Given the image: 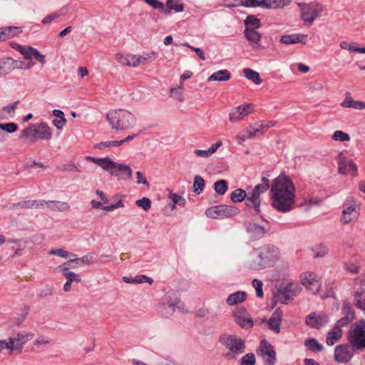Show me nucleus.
Listing matches in <instances>:
<instances>
[{
	"instance_id": "nucleus-38",
	"label": "nucleus",
	"mask_w": 365,
	"mask_h": 365,
	"mask_svg": "<svg viewBox=\"0 0 365 365\" xmlns=\"http://www.w3.org/2000/svg\"><path fill=\"white\" fill-rule=\"evenodd\" d=\"M311 250L314 253V258L323 257L329 252L328 247L322 243L316 245L311 248Z\"/></svg>"
},
{
	"instance_id": "nucleus-36",
	"label": "nucleus",
	"mask_w": 365,
	"mask_h": 365,
	"mask_svg": "<svg viewBox=\"0 0 365 365\" xmlns=\"http://www.w3.org/2000/svg\"><path fill=\"white\" fill-rule=\"evenodd\" d=\"M169 205H171V208L173 210L175 205L184 206L186 203L185 198L178 195L177 193L170 192L168 197Z\"/></svg>"
},
{
	"instance_id": "nucleus-37",
	"label": "nucleus",
	"mask_w": 365,
	"mask_h": 365,
	"mask_svg": "<svg viewBox=\"0 0 365 365\" xmlns=\"http://www.w3.org/2000/svg\"><path fill=\"white\" fill-rule=\"evenodd\" d=\"M243 73L246 78L253 81L256 85H259L262 83V79L258 72L250 68H245Z\"/></svg>"
},
{
	"instance_id": "nucleus-23",
	"label": "nucleus",
	"mask_w": 365,
	"mask_h": 365,
	"mask_svg": "<svg viewBox=\"0 0 365 365\" xmlns=\"http://www.w3.org/2000/svg\"><path fill=\"white\" fill-rule=\"evenodd\" d=\"M340 106L343 108H351L356 110H363L365 109V101H354L349 92H346L345 98L341 103Z\"/></svg>"
},
{
	"instance_id": "nucleus-4",
	"label": "nucleus",
	"mask_w": 365,
	"mask_h": 365,
	"mask_svg": "<svg viewBox=\"0 0 365 365\" xmlns=\"http://www.w3.org/2000/svg\"><path fill=\"white\" fill-rule=\"evenodd\" d=\"M219 341L229 351L226 356L230 359H235L237 355L245 351V340L236 335L222 334Z\"/></svg>"
},
{
	"instance_id": "nucleus-50",
	"label": "nucleus",
	"mask_w": 365,
	"mask_h": 365,
	"mask_svg": "<svg viewBox=\"0 0 365 365\" xmlns=\"http://www.w3.org/2000/svg\"><path fill=\"white\" fill-rule=\"evenodd\" d=\"M122 145V141L120 140H108L105 142H101L95 145V148L103 150L106 148L111 147V146H115L118 147Z\"/></svg>"
},
{
	"instance_id": "nucleus-51",
	"label": "nucleus",
	"mask_w": 365,
	"mask_h": 365,
	"mask_svg": "<svg viewBox=\"0 0 365 365\" xmlns=\"http://www.w3.org/2000/svg\"><path fill=\"white\" fill-rule=\"evenodd\" d=\"M342 311L344 314V317L351 322L354 318V312L352 310L349 303L344 302L343 304Z\"/></svg>"
},
{
	"instance_id": "nucleus-3",
	"label": "nucleus",
	"mask_w": 365,
	"mask_h": 365,
	"mask_svg": "<svg viewBox=\"0 0 365 365\" xmlns=\"http://www.w3.org/2000/svg\"><path fill=\"white\" fill-rule=\"evenodd\" d=\"M110 126L115 130H127L136 123L135 115L125 109L111 110L106 114Z\"/></svg>"
},
{
	"instance_id": "nucleus-22",
	"label": "nucleus",
	"mask_w": 365,
	"mask_h": 365,
	"mask_svg": "<svg viewBox=\"0 0 365 365\" xmlns=\"http://www.w3.org/2000/svg\"><path fill=\"white\" fill-rule=\"evenodd\" d=\"M22 33L21 27L18 26H4L0 28V41H6L14 36H19Z\"/></svg>"
},
{
	"instance_id": "nucleus-5",
	"label": "nucleus",
	"mask_w": 365,
	"mask_h": 365,
	"mask_svg": "<svg viewBox=\"0 0 365 365\" xmlns=\"http://www.w3.org/2000/svg\"><path fill=\"white\" fill-rule=\"evenodd\" d=\"M349 343L355 349L365 348V321L360 320L356 323L349 332Z\"/></svg>"
},
{
	"instance_id": "nucleus-24",
	"label": "nucleus",
	"mask_w": 365,
	"mask_h": 365,
	"mask_svg": "<svg viewBox=\"0 0 365 365\" xmlns=\"http://www.w3.org/2000/svg\"><path fill=\"white\" fill-rule=\"evenodd\" d=\"M19 138L20 140H29L31 143H35L38 138L36 125L31 124L28 128L21 130Z\"/></svg>"
},
{
	"instance_id": "nucleus-1",
	"label": "nucleus",
	"mask_w": 365,
	"mask_h": 365,
	"mask_svg": "<svg viewBox=\"0 0 365 365\" xmlns=\"http://www.w3.org/2000/svg\"><path fill=\"white\" fill-rule=\"evenodd\" d=\"M296 188L292 179L284 173L274 178L271 184L270 197L272 207L281 212L293 209Z\"/></svg>"
},
{
	"instance_id": "nucleus-41",
	"label": "nucleus",
	"mask_w": 365,
	"mask_h": 365,
	"mask_svg": "<svg viewBox=\"0 0 365 365\" xmlns=\"http://www.w3.org/2000/svg\"><path fill=\"white\" fill-rule=\"evenodd\" d=\"M12 48L19 51L21 53L24 55L25 59H31V51L30 49H33L32 47L25 48L17 43L12 42L11 43Z\"/></svg>"
},
{
	"instance_id": "nucleus-52",
	"label": "nucleus",
	"mask_w": 365,
	"mask_h": 365,
	"mask_svg": "<svg viewBox=\"0 0 365 365\" xmlns=\"http://www.w3.org/2000/svg\"><path fill=\"white\" fill-rule=\"evenodd\" d=\"M68 262H76L81 264H91L93 263V256L90 255H85L80 258L70 259Z\"/></svg>"
},
{
	"instance_id": "nucleus-29",
	"label": "nucleus",
	"mask_w": 365,
	"mask_h": 365,
	"mask_svg": "<svg viewBox=\"0 0 365 365\" xmlns=\"http://www.w3.org/2000/svg\"><path fill=\"white\" fill-rule=\"evenodd\" d=\"M15 61L12 58L0 60V76L10 73L14 68Z\"/></svg>"
},
{
	"instance_id": "nucleus-42",
	"label": "nucleus",
	"mask_w": 365,
	"mask_h": 365,
	"mask_svg": "<svg viewBox=\"0 0 365 365\" xmlns=\"http://www.w3.org/2000/svg\"><path fill=\"white\" fill-rule=\"evenodd\" d=\"M10 208L13 210L33 209L34 208V200H24L17 203H14L11 205Z\"/></svg>"
},
{
	"instance_id": "nucleus-57",
	"label": "nucleus",
	"mask_w": 365,
	"mask_h": 365,
	"mask_svg": "<svg viewBox=\"0 0 365 365\" xmlns=\"http://www.w3.org/2000/svg\"><path fill=\"white\" fill-rule=\"evenodd\" d=\"M137 206L143 208L144 210H148L151 207V201L148 197H143L142 199L138 200L135 202Z\"/></svg>"
},
{
	"instance_id": "nucleus-48",
	"label": "nucleus",
	"mask_w": 365,
	"mask_h": 365,
	"mask_svg": "<svg viewBox=\"0 0 365 365\" xmlns=\"http://www.w3.org/2000/svg\"><path fill=\"white\" fill-rule=\"evenodd\" d=\"M86 160L90 162L97 164L98 165L101 167L104 170H106V168L108 166L107 165L108 163L110 158L108 157L104 158H93L91 156H88V157H86Z\"/></svg>"
},
{
	"instance_id": "nucleus-17",
	"label": "nucleus",
	"mask_w": 365,
	"mask_h": 365,
	"mask_svg": "<svg viewBox=\"0 0 365 365\" xmlns=\"http://www.w3.org/2000/svg\"><path fill=\"white\" fill-rule=\"evenodd\" d=\"M262 354L264 356V365H274L276 362V352L271 344L265 339L260 342Z\"/></svg>"
},
{
	"instance_id": "nucleus-45",
	"label": "nucleus",
	"mask_w": 365,
	"mask_h": 365,
	"mask_svg": "<svg viewBox=\"0 0 365 365\" xmlns=\"http://www.w3.org/2000/svg\"><path fill=\"white\" fill-rule=\"evenodd\" d=\"M166 6L175 12H182L184 9V6L180 2V0H167Z\"/></svg>"
},
{
	"instance_id": "nucleus-7",
	"label": "nucleus",
	"mask_w": 365,
	"mask_h": 365,
	"mask_svg": "<svg viewBox=\"0 0 365 365\" xmlns=\"http://www.w3.org/2000/svg\"><path fill=\"white\" fill-rule=\"evenodd\" d=\"M297 4L300 9L302 20L309 25L313 24L322 11L321 6L313 2L308 4L299 2Z\"/></svg>"
},
{
	"instance_id": "nucleus-46",
	"label": "nucleus",
	"mask_w": 365,
	"mask_h": 365,
	"mask_svg": "<svg viewBox=\"0 0 365 365\" xmlns=\"http://www.w3.org/2000/svg\"><path fill=\"white\" fill-rule=\"evenodd\" d=\"M215 191L219 195H224L227 190V182L225 180L216 181L214 184Z\"/></svg>"
},
{
	"instance_id": "nucleus-18",
	"label": "nucleus",
	"mask_w": 365,
	"mask_h": 365,
	"mask_svg": "<svg viewBox=\"0 0 365 365\" xmlns=\"http://www.w3.org/2000/svg\"><path fill=\"white\" fill-rule=\"evenodd\" d=\"M243 34L253 50H262L264 48L261 44L262 34L259 31L253 29H245Z\"/></svg>"
},
{
	"instance_id": "nucleus-12",
	"label": "nucleus",
	"mask_w": 365,
	"mask_h": 365,
	"mask_svg": "<svg viewBox=\"0 0 365 365\" xmlns=\"http://www.w3.org/2000/svg\"><path fill=\"white\" fill-rule=\"evenodd\" d=\"M265 225H259L255 222H250L246 225V232L250 239L257 240L262 237L269 231V226L268 222L264 220Z\"/></svg>"
},
{
	"instance_id": "nucleus-32",
	"label": "nucleus",
	"mask_w": 365,
	"mask_h": 365,
	"mask_svg": "<svg viewBox=\"0 0 365 365\" xmlns=\"http://www.w3.org/2000/svg\"><path fill=\"white\" fill-rule=\"evenodd\" d=\"M239 212L240 210L237 207L221 205V218L231 217Z\"/></svg>"
},
{
	"instance_id": "nucleus-39",
	"label": "nucleus",
	"mask_w": 365,
	"mask_h": 365,
	"mask_svg": "<svg viewBox=\"0 0 365 365\" xmlns=\"http://www.w3.org/2000/svg\"><path fill=\"white\" fill-rule=\"evenodd\" d=\"M247 197V190L241 188L235 190L230 194V199L233 202H241L245 200Z\"/></svg>"
},
{
	"instance_id": "nucleus-59",
	"label": "nucleus",
	"mask_w": 365,
	"mask_h": 365,
	"mask_svg": "<svg viewBox=\"0 0 365 365\" xmlns=\"http://www.w3.org/2000/svg\"><path fill=\"white\" fill-rule=\"evenodd\" d=\"M242 115V112L239 111L237 108H235L230 113V120L232 123L237 122L243 119Z\"/></svg>"
},
{
	"instance_id": "nucleus-43",
	"label": "nucleus",
	"mask_w": 365,
	"mask_h": 365,
	"mask_svg": "<svg viewBox=\"0 0 365 365\" xmlns=\"http://www.w3.org/2000/svg\"><path fill=\"white\" fill-rule=\"evenodd\" d=\"M305 346L312 351H321L323 349V346L316 339H309L305 341Z\"/></svg>"
},
{
	"instance_id": "nucleus-15",
	"label": "nucleus",
	"mask_w": 365,
	"mask_h": 365,
	"mask_svg": "<svg viewBox=\"0 0 365 365\" xmlns=\"http://www.w3.org/2000/svg\"><path fill=\"white\" fill-rule=\"evenodd\" d=\"M328 322V316L322 313H311L306 318V324L314 329L322 328L325 326Z\"/></svg>"
},
{
	"instance_id": "nucleus-28",
	"label": "nucleus",
	"mask_w": 365,
	"mask_h": 365,
	"mask_svg": "<svg viewBox=\"0 0 365 365\" xmlns=\"http://www.w3.org/2000/svg\"><path fill=\"white\" fill-rule=\"evenodd\" d=\"M245 29L257 30L262 26L261 21L255 15H248L244 20Z\"/></svg>"
},
{
	"instance_id": "nucleus-25",
	"label": "nucleus",
	"mask_w": 365,
	"mask_h": 365,
	"mask_svg": "<svg viewBox=\"0 0 365 365\" xmlns=\"http://www.w3.org/2000/svg\"><path fill=\"white\" fill-rule=\"evenodd\" d=\"M48 208L54 212H66L70 209V205L66 202L48 200Z\"/></svg>"
},
{
	"instance_id": "nucleus-19",
	"label": "nucleus",
	"mask_w": 365,
	"mask_h": 365,
	"mask_svg": "<svg viewBox=\"0 0 365 365\" xmlns=\"http://www.w3.org/2000/svg\"><path fill=\"white\" fill-rule=\"evenodd\" d=\"M245 200L247 207L252 209L255 214L260 213L261 199L260 197L257 195V194L247 188V197Z\"/></svg>"
},
{
	"instance_id": "nucleus-31",
	"label": "nucleus",
	"mask_w": 365,
	"mask_h": 365,
	"mask_svg": "<svg viewBox=\"0 0 365 365\" xmlns=\"http://www.w3.org/2000/svg\"><path fill=\"white\" fill-rule=\"evenodd\" d=\"M231 76L230 72L226 70H220L213 73L208 77V81H226L230 80Z\"/></svg>"
},
{
	"instance_id": "nucleus-2",
	"label": "nucleus",
	"mask_w": 365,
	"mask_h": 365,
	"mask_svg": "<svg viewBox=\"0 0 365 365\" xmlns=\"http://www.w3.org/2000/svg\"><path fill=\"white\" fill-rule=\"evenodd\" d=\"M280 258L278 247L267 245L255 249L246 261V267L251 270H261L273 267Z\"/></svg>"
},
{
	"instance_id": "nucleus-53",
	"label": "nucleus",
	"mask_w": 365,
	"mask_h": 365,
	"mask_svg": "<svg viewBox=\"0 0 365 365\" xmlns=\"http://www.w3.org/2000/svg\"><path fill=\"white\" fill-rule=\"evenodd\" d=\"M0 129L9 133H13L18 130V125L15 123H0Z\"/></svg>"
},
{
	"instance_id": "nucleus-6",
	"label": "nucleus",
	"mask_w": 365,
	"mask_h": 365,
	"mask_svg": "<svg viewBox=\"0 0 365 365\" xmlns=\"http://www.w3.org/2000/svg\"><path fill=\"white\" fill-rule=\"evenodd\" d=\"M292 0H235L240 1L245 7H262L266 9H282L289 5Z\"/></svg>"
},
{
	"instance_id": "nucleus-64",
	"label": "nucleus",
	"mask_w": 365,
	"mask_h": 365,
	"mask_svg": "<svg viewBox=\"0 0 365 365\" xmlns=\"http://www.w3.org/2000/svg\"><path fill=\"white\" fill-rule=\"evenodd\" d=\"M58 169L62 172H79L78 168L73 163L62 165Z\"/></svg>"
},
{
	"instance_id": "nucleus-49",
	"label": "nucleus",
	"mask_w": 365,
	"mask_h": 365,
	"mask_svg": "<svg viewBox=\"0 0 365 365\" xmlns=\"http://www.w3.org/2000/svg\"><path fill=\"white\" fill-rule=\"evenodd\" d=\"M156 54L155 52H152L150 53H148L145 56H137L138 64L139 65H145L150 62L154 61V56Z\"/></svg>"
},
{
	"instance_id": "nucleus-21",
	"label": "nucleus",
	"mask_w": 365,
	"mask_h": 365,
	"mask_svg": "<svg viewBox=\"0 0 365 365\" xmlns=\"http://www.w3.org/2000/svg\"><path fill=\"white\" fill-rule=\"evenodd\" d=\"M307 35L302 34H287V35H283L280 38V43L283 44H295V43H302V44H306L307 43Z\"/></svg>"
},
{
	"instance_id": "nucleus-47",
	"label": "nucleus",
	"mask_w": 365,
	"mask_h": 365,
	"mask_svg": "<svg viewBox=\"0 0 365 365\" xmlns=\"http://www.w3.org/2000/svg\"><path fill=\"white\" fill-rule=\"evenodd\" d=\"M205 214L211 218H221V205L207 209Z\"/></svg>"
},
{
	"instance_id": "nucleus-61",
	"label": "nucleus",
	"mask_w": 365,
	"mask_h": 365,
	"mask_svg": "<svg viewBox=\"0 0 365 365\" xmlns=\"http://www.w3.org/2000/svg\"><path fill=\"white\" fill-rule=\"evenodd\" d=\"M30 51H31V58L34 57L41 64V66H43L46 63L45 56L40 53V52L34 48H33V49H30Z\"/></svg>"
},
{
	"instance_id": "nucleus-60",
	"label": "nucleus",
	"mask_w": 365,
	"mask_h": 365,
	"mask_svg": "<svg viewBox=\"0 0 365 365\" xmlns=\"http://www.w3.org/2000/svg\"><path fill=\"white\" fill-rule=\"evenodd\" d=\"M19 103V101H15L14 103L4 106L2 110L6 112L9 116L13 117L17 105Z\"/></svg>"
},
{
	"instance_id": "nucleus-34",
	"label": "nucleus",
	"mask_w": 365,
	"mask_h": 365,
	"mask_svg": "<svg viewBox=\"0 0 365 365\" xmlns=\"http://www.w3.org/2000/svg\"><path fill=\"white\" fill-rule=\"evenodd\" d=\"M66 279V282L63 285V291L68 292L71 289V285L73 282L79 283L81 281L80 276L75 272L66 273L64 276Z\"/></svg>"
},
{
	"instance_id": "nucleus-11",
	"label": "nucleus",
	"mask_w": 365,
	"mask_h": 365,
	"mask_svg": "<svg viewBox=\"0 0 365 365\" xmlns=\"http://www.w3.org/2000/svg\"><path fill=\"white\" fill-rule=\"evenodd\" d=\"M355 349L351 344H340L335 347L334 359L338 363H347L354 356Z\"/></svg>"
},
{
	"instance_id": "nucleus-63",
	"label": "nucleus",
	"mask_w": 365,
	"mask_h": 365,
	"mask_svg": "<svg viewBox=\"0 0 365 365\" xmlns=\"http://www.w3.org/2000/svg\"><path fill=\"white\" fill-rule=\"evenodd\" d=\"M237 108L239 110V111L242 112V117L244 118V117L247 116L249 113H252V104L250 103H245L243 105H241Z\"/></svg>"
},
{
	"instance_id": "nucleus-10",
	"label": "nucleus",
	"mask_w": 365,
	"mask_h": 365,
	"mask_svg": "<svg viewBox=\"0 0 365 365\" xmlns=\"http://www.w3.org/2000/svg\"><path fill=\"white\" fill-rule=\"evenodd\" d=\"M338 172L341 175H351L356 176L357 175L358 168L352 160L340 154L337 159Z\"/></svg>"
},
{
	"instance_id": "nucleus-26",
	"label": "nucleus",
	"mask_w": 365,
	"mask_h": 365,
	"mask_svg": "<svg viewBox=\"0 0 365 365\" xmlns=\"http://www.w3.org/2000/svg\"><path fill=\"white\" fill-rule=\"evenodd\" d=\"M38 138L43 140H50L52 138L51 128L45 123L36 125Z\"/></svg>"
},
{
	"instance_id": "nucleus-40",
	"label": "nucleus",
	"mask_w": 365,
	"mask_h": 365,
	"mask_svg": "<svg viewBox=\"0 0 365 365\" xmlns=\"http://www.w3.org/2000/svg\"><path fill=\"white\" fill-rule=\"evenodd\" d=\"M244 133H246L249 138H252L255 136L261 135L263 134V131L261 130L260 128L255 125H250L248 127L244 129Z\"/></svg>"
},
{
	"instance_id": "nucleus-44",
	"label": "nucleus",
	"mask_w": 365,
	"mask_h": 365,
	"mask_svg": "<svg viewBox=\"0 0 365 365\" xmlns=\"http://www.w3.org/2000/svg\"><path fill=\"white\" fill-rule=\"evenodd\" d=\"M205 186V180L200 175H196L194 178L193 188L194 192L200 194L202 192Z\"/></svg>"
},
{
	"instance_id": "nucleus-16",
	"label": "nucleus",
	"mask_w": 365,
	"mask_h": 365,
	"mask_svg": "<svg viewBox=\"0 0 365 365\" xmlns=\"http://www.w3.org/2000/svg\"><path fill=\"white\" fill-rule=\"evenodd\" d=\"M302 284L314 294L318 293L321 287V283L313 272L304 273Z\"/></svg>"
},
{
	"instance_id": "nucleus-54",
	"label": "nucleus",
	"mask_w": 365,
	"mask_h": 365,
	"mask_svg": "<svg viewBox=\"0 0 365 365\" xmlns=\"http://www.w3.org/2000/svg\"><path fill=\"white\" fill-rule=\"evenodd\" d=\"M252 286L255 288L256 290V295L257 297L262 298L264 296L262 287L263 283L261 280L257 279H254L252 280Z\"/></svg>"
},
{
	"instance_id": "nucleus-30",
	"label": "nucleus",
	"mask_w": 365,
	"mask_h": 365,
	"mask_svg": "<svg viewBox=\"0 0 365 365\" xmlns=\"http://www.w3.org/2000/svg\"><path fill=\"white\" fill-rule=\"evenodd\" d=\"M342 336V331L338 327H334L333 329L328 332L326 342L327 345L332 346Z\"/></svg>"
},
{
	"instance_id": "nucleus-55",
	"label": "nucleus",
	"mask_w": 365,
	"mask_h": 365,
	"mask_svg": "<svg viewBox=\"0 0 365 365\" xmlns=\"http://www.w3.org/2000/svg\"><path fill=\"white\" fill-rule=\"evenodd\" d=\"M332 138L334 140H339L341 142L349 141L350 140L349 135L341 130L335 131L332 135Z\"/></svg>"
},
{
	"instance_id": "nucleus-35",
	"label": "nucleus",
	"mask_w": 365,
	"mask_h": 365,
	"mask_svg": "<svg viewBox=\"0 0 365 365\" xmlns=\"http://www.w3.org/2000/svg\"><path fill=\"white\" fill-rule=\"evenodd\" d=\"M235 322L242 329H248L252 328L254 326V322L250 317V315L247 317H240L237 316V318H234Z\"/></svg>"
},
{
	"instance_id": "nucleus-56",
	"label": "nucleus",
	"mask_w": 365,
	"mask_h": 365,
	"mask_svg": "<svg viewBox=\"0 0 365 365\" xmlns=\"http://www.w3.org/2000/svg\"><path fill=\"white\" fill-rule=\"evenodd\" d=\"M255 356L254 354L249 353L242 356L240 365H255Z\"/></svg>"
},
{
	"instance_id": "nucleus-62",
	"label": "nucleus",
	"mask_w": 365,
	"mask_h": 365,
	"mask_svg": "<svg viewBox=\"0 0 365 365\" xmlns=\"http://www.w3.org/2000/svg\"><path fill=\"white\" fill-rule=\"evenodd\" d=\"M49 255H56L62 258H67L69 257V253L63 248H58L51 250L48 252Z\"/></svg>"
},
{
	"instance_id": "nucleus-27",
	"label": "nucleus",
	"mask_w": 365,
	"mask_h": 365,
	"mask_svg": "<svg viewBox=\"0 0 365 365\" xmlns=\"http://www.w3.org/2000/svg\"><path fill=\"white\" fill-rule=\"evenodd\" d=\"M246 297L247 294L245 292L238 291L230 294L226 299V303L230 306L235 305L244 302Z\"/></svg>"
},
{
	"instance_id": "nucleus-9",
	"label": "nucleus",
	"mask_w": 365,
	"mask_h": 365,
	"mask_svg": "<svg viewBox=\"0 0 365 365\" xmlns=\"http://www.w3.org/2000/svg\"><path fill=\"white\" fill-rule=\"evenodd\" d=\"M344 207L340 220L342 225H347L358 219L360 207L352 197L346 201Z\"/></svg>"
},
{
	"instance_id": "nucleus-8",
	"label": "nucleus",
	"mask_w": 365,
	"mask_h": 365,
	"mask_svg": "<svg viewBox=\"0 0 365 365\" xmlns=\"http://www.w3.org/2000/svg\"><path fill=\"white\" fill-rule=\"evenodd\" d=\"M106 171L110 175L117 177L118 180H128L133 175L132 169L126 165L114 162L109 160Z\"/></svg>"
},
{
	"instance_id": "nucleus-20",
	"label": "nucleus",
	"mask_w": 365,
	"mask_h": 365,
	"mask_svg": "<svg viewBox=\"0 0 365 365\" xmlns=\"http://www.w3.org/2000/svg\"><path fill=\"white\" fill-rule=\"evenodd\" d=\"M282 320V311L277 308L274 311L267 322L268 327L276 334L280 331V325Z\"/></svg>"
},
{
	"instance_id": "nucleus-58",
	"label": "nucleus",
	"mask_w": 365,
	"mask_h": 365,
	"mask_svg": "<svg viewBox=\"0 0 365 365\" xmlns=\"http://www.w3.org/2000/svg\"><path fill=\"white\" fill-rule=\"evenodd\" d=\"M132 283L135 284H141L144 282H148L150 284H151L153 282V280L143 274L138 275L133 278H131Z\"/></svg>"
},
{
	"instance_id": "nucleus-33",
	"label": "nucleus",
	"mask_w": 365,
	"mask_h": 365,
	"mask_svg": "<svg viewBox=\"0 0 365 365\" xmlns=\"http://www.w3.org/2000/svg\"><path fill=\"white\" fill-rule=\"evenodd\" d=\"M269 187H271L269 179L266 177H263L262 178V182L255 185L250 190L260 197V195L264 193L269 188Z\"/></svg>"
},
{
	"instance_id": "nucleus-14",
	"label": "nucleus",
	"mask_w": 365,
	"mask_h": 365,
	"mask_svg": "<svg viewBox=\"0 0 365 365\" xmlns=\"http://www.w3.org/2000/svg\"><path fill=\"white\" fill-rule=\"evenodd\" d=\"M33 337L32 333H19L16 336L9 337L8 340L12 343V346L10 345L11 351H18L21 353L23 346Z\"/></svg>"
},
{
	"instance_id": "nucleus-13",
	"label": "nucleus",
	"mask_w": 365,
	"mask_h": 365,
	"mask_svg": "<svg viewBox=\"0 0 365 365\" xmlns=\"http://www.w3.org/2000/svg\"><path fill=\"white\" fill-rule=\"evenodd\" d=\"M277 291L274 294V297L275 300L274 301V305L277 304V301H279L282 304H287L288 301L291 300L292 298L289 295L292 290V283L289 282L285 284H282L279 285V287H276Z\"/></svg>"
}]
</instances>
